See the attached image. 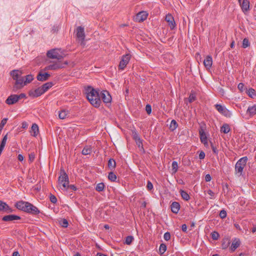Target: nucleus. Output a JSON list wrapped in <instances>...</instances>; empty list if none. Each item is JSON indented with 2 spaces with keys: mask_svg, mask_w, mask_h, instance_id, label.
<instances>
[{
  "mask_svg": "<svg viewBox=\"0 0 256 256\" xmlns=\"http://www.w3.org/2000/svg\"><path fill=\"white\" fill-rule=\"evenodd\" d=\"M248 158L247 156H244L240 158L236 162L235 166L236 174L238 176L242 175L243 170L246 166Z\"/></svg>",
  "mask_w": 256,
  "mask_h": 256,
  "instance_id": "3",
  "label": "nucleus"
},
{
  "mask_svg": "<svg viewBox=\"0 0 256 256\" xmlns=\"http://www.w3.org/2000/svg\"><path fill=\"white\" fill-rule=\"evenodd\" d=\"M0 212L9 214L13 212V210L10 208L6 202L0 200Z\"/></svg>",
  "mask_w": 256,
  "mask_h": 256,
  "instance_id": "13",
  "label": "nucleus"
},
{
  "mask_svg": "<svg viewBox=\"0 0 256 256\" xmlns=\"http://www.w3.org/2000/svg\"><path fill=\"white\" fill-rule=\"evenodd\" d=\"M146 112L150 114L152 112V107L149 104L146 105Z\"/></svg>",
  "mask_w": 256,
  "mask_h": 256,
  "instance_id": "54",
  "label": "nucleus"
},
{
  "mask_svg": "<svg viewBox=\"0 0 256 256\" xmlns=\"http://www.w3.org/2000/svg\"><path fill=\"white\" fill-rule=\"evenodd\" d=\"M146 188L149 191L152 190L153 189V184L149 180L147 182Z\"/></svg>",
  "mask_w": 256,
  "mask_h": 256,
  "instance_id": "51",
  "label": "nucleus"
},
{
  "mask_svg": "<svg viewBox=\"0 0 256 256\" xmlns=\"http://www.w3.org/2000/svg\"><path fill=\"white\" fill-rule=\"evenodd\" d=\"M134 238L133 236H129L126 237L125 240V244H126L130 245L132 244V242L134 240Z\"/></svg>",
  "mask_w": 256,
  "mask_h": 256,
  "instance_id": "42",
  "label": "nucleus"
},
{
  "mask_svg": "<svg viewBox=\"0 0 256 256\" xmlns=\"http://www.w3.org/2000/svg\"><path fill=\"white\" fill-rule=\"evenodd\" d=\"M134 138L138 146L140 148L144 150L142 140L140 138V136L136 134L134 136Z\"/></svg>",
  "mask_w": 256,
  "mask_h": 256,
  "instance_id": "26",
  "label": "nucleus"
},
{
  "mask_svg": "<svg viewBox=\"0 0 256 256\" xmlns=\"http://www.w3.org/2000/svg\"><path fill=\"white\" fill-rule=\"evenodd\" d=\"M76 37L81 40H84V39L85 38L84 28L82 26H78L76 28Z\"/></svg>",
  "mask_w": 256,
  "mask_h": 256,
  "instance_id": "16",
  "label": "nucleus"
},
{
  "mask_svg": "<svg viewBox=\"0 0 256 256\" xmlns=\"http://www.w3.org/2000/svg\"><path fill=\"white\" fill-rule=\"evenodd\" d=\"M178 126V124L176 122L173 120L171 121L170 126V129L172 131L174 130Z\"/></svg>",
  "mask_w": 256,
  "mask_h": 256,
  "instance_id": "36",
  "label": "nucleus"
},
{
  "mask_svg": "<svg viewBox=\"0 0 256 256\" xmlns=\"http://www.w3.org/2000/svg\"><path fill=\"white\" fill-rule=\"evenodd\" d=\"M24 78V84L26 85L30 83L33 80L34 76L32 74H28L25 76Z\"/></svg>",
  "mask_w": 256,
  "mask_h": 256,
  "instance_id": "37",
  "label": "nucleus"
},
{
  "mask_svg": "<svg viewBox=\"0 0 256 256\" xmlns=\"http://www.w3.org/2000/svg\"><path fill=\"white\" fill-rule=\"evenodd\" d=\"M18 160L22 162L24 160V158L22 154H19L18 156Z\"/></svg>",
  "mask_w": 256,
  "mask_h": 256,
  "instance_id": "63",
  "label": "nucleus"
},
{
  "mask_svg": "<svg viewBox=\"0 0 256 256\" xmlns=\"http://www.w3.org/2000/svg\"><path fill=\"white\" fill-rule=\"evenodd\" d=\"M58 184H62L64 188H66L67 185L69 184L68 176L62 168H61L60 170V174L58 178Z\"/></svg>",
  "mask_w": 256,
  "mask_h": 256,
  "instance_id": "4",
  "label": "nucleus"
},
{
  "mask_svg": "<svg viewBox=\"0 0 256 256\" xmlns=\"http://www.w3.org/2000/svg\"><path fill=\"white\" fill-rule=\"evenodd\" d=\"M84 93L88 100L95 108H98L101 104L98 92L91 86L84 88Z\"/></svg>",
  "mask_w": 256,
  "mask_h": 256,
  "instance_id": "1",
  "label": "nucleus"
},
{
  "mask_svg": "<svg viewBox=\"0 0 256 256\" xmlns=\"http://www.w3.org/2000/svg\"><path fill=\"white\" fill-rule=\"evenodd\" d=\"M44 92H43L42 88L40 87H38V88L35 90H32L29 91L28 95L30 96L32 98H37L42 94Z\"/></svg>",
  "mask_w": 256,
  "mask_h": 256,
  "instance_id": "11",
  "label": "nucleus"
},
{
  "mask_svg": "<svg viewBox=\"0 0 256 256\" xmlns=\"http://www.w3.org/2000/svg\"><path fill=\"white\" fill-rule=\"evenodd\" d=\"M7 140H8V135L6 134L5 135L2 141H1V142H0V155L1 154L2 150H4V146H6V141H7Z\"/></svg>",
  "mask_w": 256,
  "mask_h": 256,
  "instance_id": "27",
  "label": "nucleus"
},
{
  "mask_svg": "<svg viewBox=\"0 0 256 256\" xmlns=\"http://www.w3.org/2000/svg\"><path fill=\"white\" fill-rule=\"evenodd\" d=\"M182 230L183 232H186L187 230V226L186 224H183L182 226Z\"/></svg>",
  "mask_w": 256,
  "mask_h": 256,
  "instance_id": "62",
  "label": "nucleus"
},
{
  "mask_svg": "<svg viewBox=\"0 0 256 256\" xmlns=\"http://www.w3.org/2000/svg\"><path fill=\"white\" fill-rule=\"evenodd\" d=\"M166 20L168 23L171 30H174L176 27V22L174 17L170 14H168L166 16Z\"/></svg>",
  "mask_w": 256,
  "mask_h": 256,
  "instance_id": "15",
  "label": "nucleus"
},
{
  "mask_svg": "<svg viewBox=\"0 0 256 256\" xmlns=\"http://www.w3.org/2000/svg\"><path fill=\"white\" fill-rule=\"evenodd\" d=\"M164 238L166 241L170 240V233L169 232H166L164 235Z\"/></svg>",
  "mask_w": 256,
  "mask_h": 256,
  "instance_id": "53",
  "label": "nucleus"
},
{
  "mask_svg": "<svg viewBox=\"0 0 256 256\" xmlns=\"http://www.w3.org/2000/svg\"><path fill=\"white\" fill-rule=\"evenodd\" d=\"M246 93L251 98H256V91L254 88H249L247 90Z\"/></svg>",
  "mask_w": 256,
  "mask_h": 256,
  "instance_id": "33",
  "label": "nucleus"
},
{
  "mask_svg": "<svg viewBox=\"0 0 256 256\" xmlns=\"http://www.w3.org/2000/svg\"><path fill=\"white\" fill-rule=\"evenodd\" d=\"M100 98H101L104 102L106 104H110L112 98L108 91H102L100 94Z\"/></svg>",
  "mask_w": 256,
  "mask_h": 256,
  "instance_id": "8",
  "label": "nucleus"
},
{
  "mask_svg": "<svg viewBox=\"0 0 256 256\" xmlns=\"http://www.w3.org/2000/svg\"><path fill=\"white\" fill-rule=\"evenodd\" d=\"M50 202L53 204H56L57 202V198L54 195L50 194Z\"/></svg>",
  "mask_w": 256,
  "mask_h": 256,
  "instance_id": "49",
  "label": "nucleus"
},
{
  "mask_svg": "<svg viewBox=\"0 0 256 256\" xmlns=\"http://www.w3.org/2000/svg\"><path fill=\"white\" fill-rule=\"evenodd\" d=\"M46 56L50 58H55L60 60L62 58V56L60 54L56 49H52L47 52Z\"/></svg>",
  "mask_w": 256,
  "mask_h": 256,
  "instance_id": "9",
  "label": "nucleus"
},
{
  "mask_svg": "<svg viewBox=\"0 0 256 256\" xmlns=\"http://www.w3.org/2000/svg\"><path fill=\"white\" fill-rule=\"evenodd\" d=\"M178 169V164L176 161H174L172 162V170L174 172H176Z\"/></svg>",
  "mask_w": 256,
  "mask_h": 256,
  "instance_id": "44",
  "label": "nucleus"
},
{
  "mask_svg": "<svg viewBox=\"0 0 256 256\" xmlns=\"http://www.w3.org/2000/svg\"><path fill=\"white\" fill-rule=\"evenodd\" d=\"M241 8L244 12H246L249 10L250 1L249 0H242V2L240 4Z\"/></svg>",
  "mask_w": 256,
  "mask_h": 256,
  "instance_id": "21",
  "label": "nucleus"
},
{
  "mask_svg": "<svg viewBox=\"0 0 256 256\" xmlns=\"http://www.w3.org/2000/svg\"><path fill=\"white\" fill-rule=\"evenodd\" d=\"M24 78L22 76L18 80L15 81L14 84L13 86V91L16 92L17 90L22 88L24 87Z\"/></svg>",
  "mask_w": 256,
  "mask_h": 256,
  "instance_id": "10",
  "label": "nucleus"
},
{
  "mask_svg": "<svg viewBox=\"0 0 256 256\" xmlns=\"http://www.w3.org/2000/svg\"><path fill=\"white\" fill-rule=\"evenodd\" d=\"M7 140H8V135L6 134L5 135L2 141H1V142H0V155L1 154L2 150H4V146H6V141H7Z\"/></svg>",
  "mask_w": 256,
  "mask_h": 256,
  "instance_id": "28",
  "label": "nucleus"
},
{
  "mask_svg": "<svg viewBox=\"0 0 256 256\" xmlns=\"http://www.w3.org/2000/svg\"><path fill=\"white\" fill-rule=\"evenodd\" d=\"M92 152V147L90 146H86L84 148L82 152V154L83 155H88V154H91Z\"/></svg>",
  "mask_w": 256,
  "mask_h": 256,
  "instance_id": "30",
  "label": "nucleus"
},
{
  "mask_svg": "<svg viewBox=\"0 0 256 256\" xmlns=\"http://www.w3.org/2000/svg\"><path fill=\"white\" fill-rule=\"evenodd\" d=\"M246 113L250 116H252L256 114V104L249 106L246 110Z\"/></svg>",
  "mask_w": 256,
  "mask_h": 256,
  "instance_id": "24",
  "label": "nucleus"
},
{
  "mask_svg": "<svg viewBox=\"0 0 256 256\" xmlns=\"http://www.w3.org/2000/svg\"><path fill=\"white\" fill-rule=\"evenodd\" d=\"M212 180V177L210 174H206L205 176V180L207 182H210Z\"/></svg>",
  "mask_w": 256,
  "mask_h": 256,
  "instance_id": "59",
  "label": "nucleus"
},
{
  "mask_svg": "<svg viewBox=\"0 0 256 256\" xmlns=\"http://www.w3.org/2000/svg\"><path fill=\"white\" fill-rule=\"evenodd\" d=\"M198 157H199V158L200 160L204 159V157H205V154H204V152H202V151L200 152L199 154Z\"/></svg>",
  "mask_w": 256,
  "mask_h": 256,
  "instance_id": "58",
  "label": "nucleus"
},
{
  "mask_svg": "<svg viewBox=\"0 0 256 256\" xmlns=\"http://www.w3.org/2000/svg\"><path fill=\"white\" fill-rule=\"evenodd\" d=\"M172 212L174 214H178L180 209V204L178 202H174L170 205Z\"/></svg>",
  "mask_w": 256,
  "mask_h": 256,
  "instance_id": "23",
  "label": "nucleus"
},
{
  "mask_svg": "<svg viewBox=\"0 0 256 256\" xmlns=\"http://www.w3.org/2000/svg\"><path fill=\"white\" fill-rule=\"evenodd\" d=\"M30 133L32 136L34 137L38 136V127L36 124H32L31 128Z\"/></svg>",
  "mask_w": 256,
  "mask_h": 256,
  "instance_id": "25",
  "label": "nucleus"
},
{
  "mask_svg": "<svg viewBox=\"0 0 256 256\" xmlns=\"http://www.w3.org/2000/svg\"><path fill=\"white\" fill-rule=\"evenodd\" d=\"M148 13L144 11L139 12L134 17V20L138 22H142L146 19Z\"/></svg>",
  "mask_w": 256,
  "mask_h": 256,
  "instance_id": "14",
  "label": "nucleus"
},
{
  "mask_svg": "<svg viewBox=\"0 0 256 256\" xmlns=\"http://www.w3.org/2000/svg\"><path fill=\"white\" fill-rule=\"evenodd\" d=\"M16 206L18 210L32 214L36 215L40 213L37 207L28 202L19 201L16 204Z\"/></svg>",
  "mask_w": 256,
  "mask_h": 256,
  "instance_id": "2",
  "label": "nucleus"
},
{
  "mask_svg": "<svg viewBox=\"0 0 256 256\" xmlns=\"http://www.w3.org/2000/svg\"><path fill=\"white\" fill-rule=\"evenodd\" d=\"M219 216L222 219L226 218V211L224 210H222L220 211Z\"/></svg>",
  "mask_w": 256,
  "mask_h": 256,
  "instance_id": "48",
  "label": "nucleus"
},
{
  "mask_svg": "<svg viewBox=\"0 0 256 256\" xmlns=\"http://www.w3.org/2000/svg\"><path fill=\"white\" fill-rule=\"evenodd\" d=\"M54 85V84L52 82H48L44 84L42 86V90L43 92L44 93L46 92L49 88H52Z\"/></svg>",
  "mask_w": 256,
  "mask_h": 256,
  "instance_id": "29",
  "label": "nucleus"
},
{
  "mask_svg": "<svg viewBox=\"0 0 256 256\" xmlns=\"http://www.w3.org/2000/svg\"><path fill=\"white\" fill-rule=\"evenodd\" d=\"M18 100L20 99L26 98V94H24L22 93L19 95H17Z\"/></svg>",
  "mask_w": 256,
  "mask_h": 256,
  "instance_id": "61",
  "label": "nucleus"
},
{
  "mask_svg": "<svg viewBox=\"0 0 256 256\" xmlns=\"http://www.w3.org/2000/svg\"><path fill=\"white\" fill-rule=\"evenodd\" d=\"M12 256H20L18 251L14 252L12 254Z\"/></svg>",
  "mask_w": 256,
  "mask_h": 256,
  "instance_id": "64",
  "label": "nucleus"
},
{
  "mask_svg": "<svg viewBox=\"0 0 256 256\" xmlns=\"http://www.w3.org/2000/svg\"><path fill=\"white\" fill-rule=\"evenodd\" d=\"M17 94H12L6 100V103L8 105H12L18 102Z\"/></svg>",
  "mask_w": 256,
  "mask_h": 256,
  "instance_id": "19",
  "label": "nucleus"
},
{
  "mask_svg": "<svg viewBox=\"0 0 256 256\" xmlns=\"http://www.w3.org/2000/svg\"><path fill=\"white\" fill-rule=\"evenodd\" d=\"M216 110L222 114L226 118H230L232 116L231 112L228 110L224 106L220 104H216L214 106Z\"/></svg>",
  "mask_w": 256,
  "mask_h": 256,
  "instance_id": "6",
  "label": "nucleus"
},
{
  "mask_svg": "<svg viewBox=\"0 0 256 256\" xmlns=\"http://www.w3.org/2000/svg\"><path fill=\"white\" fill-rule=\"evenodd\" d=\"M68 112L66 110H62L60 112L58 116L60 119H64L66 118Z\"/></svg>",
  "mask_w": 256,
  "mask_h": 256,
  "instance_id": "43",
  "label": "nucleus"
},
{
  "mask_svg": "<svg viewBox=\"0 0 256 256\" xmlns=\"http://www.w3.org/2000/svg\"><path fill=\"white\" fill-rule=\"evenodd\" d=\"M108 178L112 182H115L116 179V176L112 172H109Z\"/></svg>",
  "mask_w": 256,
  "mask_h": 256,
  "instance_id": "41",
  "label": "nucleus"
},
{
  "mask_svg": "<svg viewBox=\"0 0 256 256\" xmlns=\"http://www.w3.org/2000/svg\"><path fill=\"white\" fill-rule=\"evenodd\" d=\"M20 219L21 218L20 216L14 214L4 216L2 218V220L4 222H12L16 220H20Z\"/></svg>",
  "mask_w": 256,
  "mask_h": 256,
  "instance_id": "18",
  "label": "nucleus"
},
{
  "mask_svg": "<svg viewBox=\"0 0 256 256\" xmlns=\"http://www.w3.org/2000/svg\"><path fill=\"white\" fill-rule=\"evenodd\" d=\"M166 250V246L164 244H160L159 248V252L162 255L164 253Z\"/></svg>",
  "mask_w": 256,
  "mask_h": 256,
  "instance_id": "40",
  "label": "nucleus"
},
{
  "mask_svg": "<svg viewBox=\"0 0 256 256\" xmlns=\"http://www.w3.org/2000/svg\"><path fill=\"white\" fill-rule=\"evenodd\" d=\"M29 160L30 161V162H32L34 159V158H35V156L34 154H29Z\"/></svg>",
  "mask_w": 256,
  "mask_h": 256,
  "instance_id": "60",
  "label": "nucleus"
},
{
  "mask_svg": "<svg viewBox=\"0 0 256 256\" xmlns=\"http://www.w3.org/2000/svg\"><path fill=\"white\" fill-rule=\"evenodd\" d=\"M206 128V124L204 123H201L200 124V128L198 130V132L200 134V142L204 144L205 146L208 145V138L205 132V130Z\"/></svg>",
  "mask_w": 256,
  "mask_h": 256,
  "instance_id": "5",
  "label": "nucleus"
},
{
  "mask_svg": "<svg viewBox=\"0 0 256 256\" xmlns=\"http://www.w3.org/2000/svg\"><path fill=\"white\" fill-rule=\"evenodd\" d=\"M180 193L182 198L185 200H188L190 199L189 194L184 190H180Z\"/></svg>",
  "mask_w": 256,
  "mask_h": 256,
  "instance_id": "35",
  "label": "nucleus"
},
{
  "mask_svg": "<svg viewBox=\"0 0 256 256\" xmlns=\"http://www.w3.org/2000/svg\"><path fill=\"white\" fill-rule=\"evenodd\" d=\"M244 86L242 83H240L238 84V88L240 91L242 92L244 90Z\"/></svg>",
  "mask_w": 256,
  "mask_h": 256,
  "instance_id": "55",
  "label": "nucleus"
},
{
  "mask_svg": "<svg viewBox=\"0 0 256 256\" xmlns=\"http://www.w3.org/2000/svg\"><path fill=\"white\" fill-rule=\"evenodd\" d=\"M64 188L66 189V190L70 189L74 191H75L77 190L76 186L74 185H73V184L69 185L68 184L67 185L66 188Z\"/></svg>",
  "mask_w": 256,
  "mask_h": 256,
  "instance_id": "50",
  "label": "nucleus"
},
{
  "mask_svg": "<svg viewBox=\"0 0 256 256\" xmlns=\"http://www.w3.org/2000/svg\"><path fill=\"white\" fill-rule=\"evenodd\" d=\"M116 166V162L115 160L112 158H110L108 162V166L111 170H113L115 168Z\"/></svg>",
  "mask_w": 256,
  "mask_h": 256,
  "instance_id": "34",
  "label": "nucleus"
},
{
  "mask_svg": "<svg viewBox=\"0 0 256 256\" xmlns=\"http://www.w3.org/2000/svg\"><path fill=\"white\" fill-rule=\"evenodd\" d=\"M50 76V74L48 72H40L37 75L36 78L39 81L44 82L48 80Z\"/></svg>",
  "mask_w": 256,
  "mask_h": 256,
  "instance_id": "17",
  "label": "nucleus"
},
{
  "mask_svg": "<svg viewBox=\"0 0 256 256\" xmlns=\"http://www.w3.org/2000/svg\"><path fill=\"white\" fill-rule=\"evenodd\" d=\"M130 58L131 56L128 54L122 56L118 65V68L124 70L129 62Z\"/></svg>",
  "mask_w": 256,
  "mask_h": 256,
  "instance_id": "7",
  "label": "nucleus"
},
{
  "mask_svg": "<svg viewBox=\"0 0 256 256\" xmlns=\"http://www.w3.org/2000/svg\"><path fill=\"white\" fill-rule=\"evenodd\" d=\"M250 45V44L248 40L246 38H244L242 41V47L244 48H248V46H249Z\"/></svg>",
  "mask_w": 256,
  "mask_h": 256,
  "instance_id": "45",
  "label": "nucleus"
},
{
  "mask_svg": "<svg viewBox=\"0 0 256 256\" xmlns=\"http://www.w3.org/2000/svg\"><path fill=\"white\" fill-rule=\"evenodd\" d=\"M212 238L214 240H217L219 238V234L216 232H214L211 234Z\"/></svg>",
  "mask_w": 256,
  "mask_h": 256,
  "instance_id": "47",
  "label": "nucleus"
},
{
  "mask_svg": "<svg viewBox=\"0 0 256 256\" xmlns=\"http://www.w3.org/2000/svg\"><path fill=\"white\" fill-rule=\"evenodd\" d=\"M212 64V58L210 56H207L204 61V64L206 69H210Z\"/></svg>",
  "mask_w": 256,
  "mask_h": 256,
  "instance_id": "20",
  "label": "nucleus"
},
{
  "mask_svg": "<svg viewBox=\"0 0 256 256\" xmlns=\"http://www.w3.org/2000/svg\"><path fill=\"white\" fill-rule=\"evenodd\" d=\"M64 68V66L60 62H56L54 64H50L46 66L44 70H56L60 68Z\"/></svg>",
  "mask_w": 256,
  "mask_h": 256,
  "instance_id": "12",
  "label": "nucleus"
},
{
  "mask_svg": "<svg viewBox=\"0 0 256 256\" xmlns=\"http://www.w3.org/2000/svg\"><path fill=\"white\" fill-rule=\"evenodd\" d=\"M22 74V72L17 70H13L10 72V75L15 81L21 78Z\"/></svg>",
  "mask_w": 256,
  "mask_h": 256,
  "instance_id": "22",
  "label": "nucleus"
},
{
  "mask_svg": "<svg viewBox=\"0 0 256 256\" xmlns=\"http://www.w3.org/2000/svg\"><path fill=\"white\" fill-rule=\"evenodd\" d=\"M59 223L60 224V226L64 228H66L68 226V222L65 218H61L59 220Z\"/></svg>",
  "mask_w": 256,
  "mask_h": 256,
  "instance_id": "38",
  "label": "nucleus"
},
{
  "mask_svg": "<svg viewBox=\"0 0 256 256\" xmlns=\"http://www.w3.org/2000/svg\"><path fill=\"white\" fill-rule=\"evenodd\" d=\"M240 245V242L239 240H236L232 241L231 246L230 248V250L233 252L236 249L238 248Z\"/></svg>",
  "mask_w": 256,
  "mask_h": 256,
  "instance_id": "31",
  "label": "nucleus"
},
{
  "mask_svg": "<svg viewBox=\"0 0 256 256\" xmlns=\"http://www.w3.org/2000/svg\"><path fill=\"white\" fill-rule=\"evenodd\" d=\"M230 130L229 125L227 124H224L220 128L221 132L224 134H228Z\"/></svg>",
  "mask_w": 256,
  "mask_h": 256,
  "instance_id": "32",
  "label": "nucleus"
},
{
  "mask_svg": "<svg viewBox=\"0 0 256 256\" xmlns=\"http://www.w3.org/2000/svg\"><path fill=\"white\" fill-rule=\"evenodd\" d=\"M104 184L102 182L99 183L97 184L96 190L98 192H102L104 190Z\"/></svg>",
  "mask_w": 256,
  "mask_h": 256,
  "instance_id": "39",
  "label": "nucleus"
},
{
  "mask_svg": "<svg viewBox=\"0 0 256 256\" xmlns=\"http://www.w3.org/2000/svg\"><path fill=\"white\" fill-rule=\"evenodd\" d=\"M211 146L213 152L216 154H218V150H217V148L212 144H211Z\"/></svg>",
  "mask_w": 256,
  "mask_h": 256,
  "instance_id": "57",
  "label": "nucleus"
},
{
  "mask_svg": "<svg viewBox=\"0 0 256 256\" xmlns=\"http://www.w3.org/2000/svg\"><path fill=\"white\" fill-rule=\"evenodd\" d=\"M207 193L210 196V198H213L214 196V193L212 190H208Z\"/></svg>",
  "mask_w": 256,
  "mask_h": 256,
  "instance_id": "56",
  "label": "nucleus"
},
{
  "mask_svg": "<svg viewBox=\"0 0 256 256\" xmlns=\"http://www.w3.org/2000/svg\"><path fill=\"white\" fill-rule=\"evenodd\" d=\"M8 119L7 118H4L1 120V122L0 123V131H1L3 129L4 126H5L8 121Z\"/></svg>",
  "mask_w": 256,
  "mask_h": 256,
  "instance_id": "46",
  "label": "nucleus"
},
{
  "mask_svg": "<svg viewBox=\"0 0 256 256\" xmlns=\"http://www.w3.org/2000/svg\"><path fill=\"white\" fill-rule=\"evenodd\" d=\"M196 98L195 95L193 94H190L188 98V102L191 103L194 102Z\"/></svg>",
  "mask_w": 256,
  "mask_h": 256,
  "instance_id": "52",
  "label": "nucleus"
}]
</instances>
